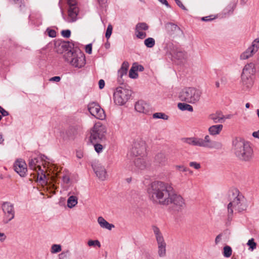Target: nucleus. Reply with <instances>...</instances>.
I'll return each instance as SVG.
<instances>
[{
  "mask_svg": "<svg viewBox=\"0 0 259 259\" xmlns=\"http://www.w3.org/2000/svg\"><path fill=\"white\" fill-rule=\"evenodd\" d=\"M137 157L134 160V163L135 166L139 169H144L149 167L150 165L149 161L148 159L144 157V155H142Z\"/></svg>",
  "mask_w": 259,
  "mask_h": 259,
  "instance_id": "a211bd4d",
  "label": "nucleus"
},
{
  "mask_svg": "<svg viewBox=\"0 0 259 259\" xmlns=\"http://www.w3.org/2000/svg\"><path fill=\"white\" fill-rule=\"evenodd\" d=\"M63 58L65 61L75 68H80L85 64L84 55L79 50L68 51L65 53Z\"/></svg>",
  "mask_w": 259,
  "mask_h": 259,
  "instance_id": "39448f33",
  "label": "nucleus"
},
{
  "mask_svg": "<svg viewBox=\"0 0 259 259\" xmlns=\"http://www.w3.org/2000/svg\"><path fill=\"white\" fill-rule=\"evenodd\" d=\"M210 119L213 120L214 123H223L224 121V116H219L217 114L210 115Z\"/></svg>",
  "mask_w": 259,
  "mask_h": 259,
  "instance_id": "c9c22d12",
  "label": "nucleus"
},
{
  "mask_svg": "<svg viewBox=\"0 0 259 259\" xmlns=\"http://www.w3.org/2000/svg\"><path fill=\"white\" fill-rule=\"evenodd\" d=\"M129 67V64L127 62H123L122 65L118 71V81L119 83L122 84L123 80L122 79L123 76L126 75Z\"/></svg>",
  "mask_w": 259,
  "mask_h": 259,
  "instance_id": "412c9836",
  "label": "nucleus"
},
{
  "mask_svg": "<svg viewBox=\"0 0 259 259\" xmlns=\"http://www.w3.org/2000/svg\"><path fill=\"white\" fill-rule=\"evenodd\" d=\"M85 52L89 54H91L92 52V45L91 44H88L85 46Z\"/></svg>",
  "mask_w": 259,
  "mask_h": 259,
  "instance_id": "603ef678",
  "label": "nucleus"
},
{
  "mask_svg": "<svg viewBox=\"0 0 259 259\" xmlns=\"http://www.w3.org/2000/svg\"><path fill=\"white\" fill-rule=\"evenodd\" d=\"M255 53L249 47L244 52H243L240 56L241 60H246L252 57Z\"/></svg>",
  "mask_w": 259,
  "mask_h": 259,
  "instance_id": "bb28decb",
  "label": "nucleus"
},
{
  "mask_svg": "<svg viewBox=\"0 0 259 259\" xmlns=\"http://www.w3.org/2000/svg\"><path fill=\"white\" fill-rule=\"evenodd\" d=\"M48 35L51 37H55L56 36V32L53 29H47Z\"/></svg>",
  "mask_w": 259,
  "mask_h": 259,
  "instance_id": "09e8293b",
  "label": "nucleus"
},
{
  "mask_svg": "<svg viewBox=\"0 0 259 259\" xmlns=\"http://www.w3.org/2000/svg\"><path fill=\"white\" fill-rule=\"evenodd\" d=\"M14 168L15 171L21 177H24L26 176L27 170L26 164L23 160L18 159L15 161L14 164Z\"/></svg>",
  "mask_w": 259,
  "mask_h": 259,
  "instance_id": "f3484780",
  "label": "nucleus"
},
{
  "mask_svg": "<svg viewBox=\"0 0 259 259\" xmlns=\"http://www.w3.org/2000/svg\"><path fill=\"white\" fill-rule=\"evenodd\" d=\"M146 153L145 142L141 140L136 141L133 144L131 150V154L138 157L142 155H145Z\"/></svg>",
  "mask_w": 259,
  "mask_h": 259,
  "instance_id": "f8f14e48",
  "label": "nucleus"
},
{
  "mask_svg": "<svg viewBox=\"0 0 259 259\" xmlns=\"http://www.w3.org/2000/svg\"><path fill=\"white\" fill-rule=\"evenodd\" d=\"M133 66L135 68V69L137 71H142L144 69V67L141 65H138L137 64L134 63L133 64Z\"/></svg>",
  "mask_w": 259,
  "mask_h": 259,
  "instance_id": "3c124183",
  "label": "nucleus"
},
{
  "mask_svg": "<svg viewBox=\"0 0 259 259\" xmlns=\"http://www.w3.org/2000/svg\"><path fill=\"white\" fill-rule=\"evenodd\" d=\"M230 202L228 204V222L230 223L234 211L240 212L246 209L247 205L244 196L236 189L229 193Z\"/></svg>",
  "mask_w": 259,
  "mask_h": 259,
  "instance_id": "f03ea898",
  "label": "nucleus"
},
{
  "mask_svg": "<svg viewBox=\"0 0 259 259\" xmlns=\"http://www.w3.org/2000/svg\"><path fill=\"white\" fill-rule=\"evenodd\" d=\"M177 48H178V47L174 46L172 42H168L166 43L165 49H166L167 52L169 53L171 56V55H174V53Z\"/></svg>",
  "mask_w": 259,
  "mask_h": 259,
  "instance_id": "473e14b6",
  "label": "nucleus"
},
{
  "mask_svg": "<svg viewBox=\"0 0 259 259\" xmlns=\"http://www.w3.org/2000/svg\"><path fill=\"white\" fill-rule=\"evenodd\" d=\"M232 252V250L231 247L229 246H225L224 247L223 255L226 257H230Z\"/></svg>",
  "mask_w": 259,
  "mask_h": 259,
  "instance_id": "4c0bfd02",
  "label": "nucleus"
},
{
  "mask_svg": "<svg viewBox=\"0 0 259 259\" xmlns=\"http://www.w3.org/2000/svg\"><path fill=\"white\" fill-rule=\"evenodd\" d=\"M212 16H208L203 17L201 18V19L203 21H209L213 20L215 18L214 17L212 18Z\"/></svg>",
  "mask_w": 259,
  "mask_h": 259,
  "instance_id": "5fc2aeb1",
  "label": "nucleus"
},
{
  "mask_svg": "<svg viewBox=\"0 0 259 259\" xmlns=\"http://www.w3.org/2000/svg\"><path fill=\"white\" fill-rule=\"evenodd\" d=\"M79 12L78 8L74 4H70L68 10V17L64 18L65 21L69 23L76 21L77 19V15Z\"/></svg>",
  "mask_w": 259,
  "mask_h": 259,
  "instance_id": "2eb2a0df",
  "label": "nucleus"
},
{
  "mask_svg": "<svg viewBox=\"0 0 259 259\" xmlns=\"http://www.w3.org/2000/svg\"><path fill=\"white\" fill-rule=\"evenodd\" d=\"M189 165L196 169H199L201 167L200 163L194 161L190 162L189 163Z\"/></svg>",
  "mask_w": 259,
  "mask_h": 259,
  "instance_id": "de8ad7c7",
  "label": "nucleus"
},
{
  "mask_svg": "<svg viewBox=\"0 0 259 259\" xmlns=\"http://www.w3.org/2000/svg\"><path fill=\"white\" fill-rule=\"evenodd\" d=\"M38 162V160L36 158L30 159L28 163L29 168L35 170H37V168L40 170V166L37 165Z\"/></svg>",
  "mask_w": 259,
  "mask_h": 259,
  "instance_id": "c756f323",
  "label": "nucleus"
},
{
  "mask_svg": "<svg viewBox=\"0 0 259 259\" xmlns=\"http://www.w3.org/2000/svg\"><path fill=\"white\" fill-rule=\"evenodd\" d=\"M178 107L180 110L182 111L187 110L190 112H192L193 111V107L191 105L186 103H179L178 105Z\"/></svg>",
  "mask_w": 259,
  "mask_h": 259,
  "instance_id": "7c9ffc66",
  "label": "nucleus"
},
{
  "mask_svg": "<svg viewBox=\"0 0 259 259\" xmlns=\"http://www.w3.org/2000/svg\"><path fill=\"white\" fill-rule=\"evenodd\" d=\"M77 203V198L76 196H71L67 200V206L69 208H72Z\"/></svg>",
  "mask_w": 259,
  "mask_h": 259,
  "instance_id": "2f4dec72",
  "label": "nucleus"
},
{
  "mask_svg": "<svg viewBox=\"0 0 259 259\" xmlns=\"http://www.w3.org/2000/svg\"><path fill=\"white\" fill-rule=\"evenodd\" d=\"M62 180L64 183L68 184L70 181V178L68 176L64 175L62 177Z\"/></svg>",
  "mask_w": 259,
  "mask_h": 259,
  "instance_id": "13d9d810",
  "label": "nucleus"
},
{
  "mask_svg": "<svg viewBox=\"0 0 259 259\" xmlns=\"http://www.w3.org/2000/svg\"><path fill=\"white\" fill-rule=\"evenodd\" d=\"M88 109L90 114L97 119L103 120L105 118L106 115L104 110L97 103H90L88 105Z\"/></svg>",
  "mask_w": 259,
  "mask_h": 259,
  "instance_id": "9b49d317",
  "label": "nucleus"
},
{
  "mask_svg": "<svg viewBox=\"0 0 259 259\" xmlns=\"http://www.w3.org/2000/svg\"><path fill=\"white\" fill-rule=\"evenodd\" d=\"M152 230L155 236L157 243L158 255L161 257H164L166 255V245L163 236L157 227L153 226Z\"/></svg>",
  "mask_w": 259,
  "mask_h": 259,
  "instance_id": "6e6552de",
  "label": "nucleus"
},
{
  "mask_svg": "<svg viewBox=\"0 0 259 259\" xmlns=\"http://www.w3.org/2000/svg\"><path fill=\"white\" fill-rule=\"evenodd\" d=\"M0 112L2 114L3 116H6L9 115V113L8 111L5 110L4 109H3L1 106H0Z\"/></svg>",
  "mask_w": 259,
  "mask_h": 259,
  "instance_id": "4d7b16f0",
  "label": "nucleus"
},
{
  "mask_svg": "<svg viewBox=\"0 0 259 259\" xmlns=\"http://www.w3.org/2000/svg\"><path fill=\"white\" fill-rule=\"evenodd\" d=\"M252 136L254 138L259 139V130L256 132H254L252 133Z\"/></svg>",
  "mask_w": 259,
  "mask_h": 259,
  "instance_id": "69168bd1",
  "label": "nucleus"
},
{
  "mask_svg": "<svg viewBox=\"0 0 259 259\" xmlns=\"http://www.w3.org/2000/svg\"><path fill=\"white\" fill-rule=\"evenodd\" d=\"M149 26L145 22H140L137 24L135 27V34L136 37L141 39L145 38L147 34L145 32L143 31H146L148 30Z\"/></svg>",
  "mask_w": 259,
  "mask_h": 259,
  "instance_id": "dca6fc26",
  "label": "nucleus"
},
{
  "mask_svg": "<svg viewBox=\"0 0 259 259\" xmlns=\"http://www.w3.org/2000/svg\"><path fill=\"white\" fill-rule=\"evenodd\" d=\"M130 96V92L128 90L118 87L114 93V103L118 105H123L127 101Z\"/></svg>",
  "mask_w": 259,
  "mask_h": 259,
  "instance_id": "1a4fd4ad",
  "label": "nucleus"
},
{
  "mask_svg": "<svg viewBox=\"0 0 259 259\" xmlns=\"http://www.w3.org/2000/svg\"><path fill=\"white\" fill-rule=\"evenodd\" d=\"M36 181L41 185L46 184L47 183V181L46 180V176L45 174L41 172V175L39 176V174H37Z\"/></svg>",
  "mask_w": 259,
  "mask_h": 259,
  "instance_id": "e433bc0d",
  "label": "nucleus"
},
{
  "mask_svg": "<svg viewBox=\"0 0 259 259\" xmlns=\"http://www.w3.org/2000/svg\"><path fill=\"white\" fill-rule=\"evenodd\" d=\"M165 28L167 34L174 38L180 35L182 33L180 28L172 23L168 22L166 23Z\"/></svg>",
  "mask_w": 259,
  "mask_h": 259,
  "instance_id": "4468645a",
  "label": "nucleus"
},
{
  "mask_svg": "<svg viewBox=\"0 0 259 259\" xmlns=\"http://www.w3.org/2000/svg\"><path fill=\"white\" fill-rule=\"evenodd\" d=\"M108 0H98V2L101 7H105Z\"/></svg>",
  "mask_w": 259,
  "mask_h": 259,
  "instance_id": "6e6d98bb",
  "label": "nucleus"
},
{
  "mask_svg": "<svg viewBox=\"0 0 259 259\" xmlns=\"http://www.w3.org/2000/svg\"><path fill=\"white\" fill-rule=\"evenodd\" d=\"M171 56L178 60H183L185 59L186 57V53L181 48H177L174 53V55Z\"/></svg>",
  "mask_w": 259,
  "mask_h": 259,
  "instance_id": "a878e982",
  "label": "nucleus"
},
{
  "mask_svg": "<svg viewBox=\"0 0 259 259\" xmlns=\"http://www.w3.org/2000/svg\"><path fill=\"white\" fill-rule=\"evenodd\" d=\"M177 5L180 7L182 9L184 10H187V9L186 8V7L184 6V5L182 4V3L181 2V1H180V0H175Z\"/></svg>",
  "mask_w": 259,
  "mask_h": 259,
  "instance_id": "864d4df0",
  "label": "nucleus"
},
{
  "mask_svg": "<svg viewBox=\"0 0 259 259\" xmlns=\"http://www.w3.org/2000/svg\"><path fill=\"white\" fill-rule=\"evenodd\" d=\"M222 236V234H220L216 237L215 239V244H218L221 241Z\"/></svg>",
  "mask_w": 259,
  "mask_h": 259,
  "instance_id": "bf43d9fd",
  "label": "nucleus"
},
{
  "mask_svg": "<svg viewBox=\"0 0 259 259\" xmlns=\"http://www.w3.org/2000/svg\"><path fill=\"white\" fill-rule=\"evenodd\" d=\"M173 191L171 184L160 181L152 182L147 188L149 198L153 203L164 205L168 202V196Z\"/></svg>",
  "mask_w": 259,
  "mask_h": 259,
  "instance_id": "f257e3e1",
  "label": "nucleus"
},
{
  "mask_svg": "<svg viewBox=\"0 0 259 259\" xmlns=\"http://www.w3.org/2000/svg\"><path fill=\"white\" fill-rule=\"evenodd\" d=\"M4 141V139L3 137V135L2 134H0V144H2L3 143V142Z\"/></svg>",
  "mask_w": 259,
  "mask_h": 259,
  "instance_id": "774afa93",
  "label": "nucleus"
},
{
  "mask_svg": "<svg viewBox=\"0 0 259 259\" xmlns=\"http://www.w3.org/2000/svg\"><path fill=\"white\" fill-rule=\"evenodd\" d=\"M155 161L160 165H165L166 164L167 159L163 153L157 154L155 158Z\"/></svg>",
  "mask_w": 259,
  "mask_h": 259,
  "instance_id": "cd10ccee",
  "label": "nucleus"
},
{
  "mask_svg": "<svg viewBox=\"0 0 259 259\" xmlns=\"http://www.w3.org/2000/svg\"><path fill=\"white\" fill-rule=\"evenodd\" d=\"M62 247L60 244H53L51 246V252L52 253H57L61 251Z\"/></svg>",
  "mask_w": 259,
  "mask_h": 259,
  "instance_id": "58836bf2",
  "label": "nucleus"
},
{
  "mask_svg": "<svg viewBox=\"0 0 259 259\" xmlns=\"http://www.w3.org/2000/svg\"><path fill=\"white\" fill-rule=\"evenodd\" d=\"M144 45L149 48L153 47L155 45V39L152 37H148L145 39Z\"/></svg>",
  "mask_w": 259,
  "mask_h": 259,
  "instance_id": "f704fd0d",
  "label": "nucleus"
},
{
  "mask_svg": "<svg viewBox=\"0 0 259 259\" xmlns=\"http://www.w3.org/2000/svg\"><path fill=\"white\" fill-rule=\"evenodd\" d=\"M133 66L129 71V76L132 78H137L138 76L137 71Z\"/></svg>",
  "mask_w": 259,
  "mask_h": 259,
  "instance_id": "79ce46f5",
  "label": "nucleus"
},
{
  "mask_svg": "<svg viewBox=\"0 0 259 259\" xmlns=\"http://www.w3.org/2000/svg\"><path fill=\"white\" fill-rule=\"evenodd\" d=\"M247 244L249 246L251 250H253L256 248V244L254 241V239L251 238L248 241Z\"/></svg>",
  "mask_w": 259,
  "mask_h": 259,
  "instance_id": "a18cd8bd",
  "label": "nucleus"
},
{
  "mask_svg": "<svg viewBox=\"0 0 259 259\" xmlns=\"http://www.w3.org/2000/svg\"><path fill=\"white\" fill-rule=\"evenodd\" d=\"M112 26L111 24L108 25L106 32L105 33V37L107 38V39H109L112 34Z\"/></svg>",
  "mask_w": 259,
  "mask_h": 259,
  "instance_id": "c03bdc74",
  "label": "nucleus"
},
{
  "mask_svg": "<svg viewBox=\"0 0 259 259\" xmlns=\"http://www.w3.org/2000/svg\"><path fill=\"white\" fill-rule=\"evenodd\" d=\"M235 155L239 159L249 161L252 156L253 150L247 142L241 138H236L232 142Z\"/></svg>",
  "mask_w": 259,
  "mask_h": 259,
  "instance_id": "7ed1b4c3",
  "label": "nucleus"
},
{
  "mask_svg": "<svg viewBox=\"0 0 259 259\" xmlns=\"http://www.w3.org/2000/svg\"><path fill=\"white\" fill-rule=\"evenodd\" d=\"M241 80L242 85L245 89H249L253 85L254 81L253 77L241 75Z\"/></svg>",
  "mask_w": 259,
  "mask_h": 259,
  "instance_id": "4be33fe9",
  "label": "nucleus"
},
{
  "mask_svg": "<svg viewBox=\"0 0 259 259\" xmlns=\"http://www.w3.org/2000/svg\"><path fill=\"white\" fill-rule=\"evenodd\" d=\"M102 143V142L92 143L94 146L95 151L98 153L102 151L103 146L101 144Z\"/></svg>",
  "mask_w": 259,
  "mask_h": 259,
  "instance_id": "a19ab883",
  "label": "nucleus"
},
{
  "mask_svg": "<svg viewBox=\"0 0 259 259\" xmlns=\"http://www.w3.org/2000/svg\"><path fill=\"white\" fill-rule=\"evenodd\" d=\"M94 171L100 180L104 181L106 179L107 173L104 167L98 166L94 168Z\"/></svg>",
  "mask_w": 259,
  "mask_h": 259,
  "instance_id": "5701e85b",
  "label": "nucleus"
},
{
  "mask_svg": "<svg viewBox=\"0 0 259 259\" xmlns=\"http://www.w3.org/2000/svg\"><path fill=\"white\" fill-rule=\"evenodd\" d=\"M168 197L169 201L167 203H164V205L172 204L178 209H181L184 207L185 205L184 199L181 196L176 194L174 189L173 191L170 192V194Z\"/></svg>",
  "mask_w": 259,
  "mask_h": 259,
  "instance_id": "ddd939ff",
  "label": "nucleus"
},
{
  "mask_svg": "<svg viewBox=\"0 0 259 259\" xmlns=\"http://www.w3.org/2000/svg\"><path fill=\"white\" fill-rule=\"evenodd\" d=\"M152 117L154 119H162L163 120H167L168 116L162 112H156L152 115Z\"/></svg>",
  "mask_w": 259,
  "mask_h": 259,
  "instance_id": "72a5a7b5",
  "label": "nucleus"
},
{
  "mask_svg": "<svg viewBox=\"0 0 259 259\" xmlns=\"http://www.w3.org/2000/svg\"><path fill=\"white\" fill-rule=\"evenodd\" d=\"M98 222L101 227L107 229L109 230H111L114 227V226L113 224H109L102 217H99L98 218Z\"/></svg>",
  "mask_w": 259,
  "mask_h": 259,
  "instance_id": "393cba45",
  "label": "nucleus"
},
{
  "mask_svg": "<svg viewBox=\"0 0 259 259\" xmlns=\"http://www.w3.org/2000/svg\"><path fill=\"white\" fill-rule=\"evenodd\" d=\"M162 4L164 5L166 7L170 8V6L166 0H158Z\"/></svg>",
  "mask_w": 259,
  "mask_h": 259,
  "instance_id": "680f3d73",
  "label": "nucleus"
},
{
  "mask_svg": "<svg viewBox=\"0 0 259 259\" xmlns=\"http://www.w3.org/2000/svg\"><path fill=\"white\" fill-rule=\"evenodd\" d=\"M76 156L78 158L80 159L83 157L82 153L81 152H77Z\"/></svg>",
  "mask_w": 259,
  "mask_h": 259,
  "instance_id": "338daca9",
  "label": "nucleus"
},
{
  "mask_svg": "<svg viewBox=\"0 0 259 259\" xmlns=\"http://www.w3.org/2000/svg\"><path fill=\"white\" fill-rule=\"evenodd\" d=\"M255 69L254 64L250 63L246 65L242 70V75L252 77L255 73Z\"/></svg>",
  "mask_w": 259,
  "mask_h": 259,
  "instance_id": "aec40b11",
  "label": "nucleus"
},
{
  "mask_svg": "<svg viewBox=\"0 0 259 259\" xmlns=\"http://www.w3.org/2000/svg\"><path fill=\"white\" fill-rule=\"evenodd\" d=\"M183 143L188 145L198 146L208 149H221L222 144L218 141H212L210 136L205 135L203 139L198 137L184 138L182 139Z\"/></svg>",
  "mask_w": 259,
  "mask_h": 259,
  "instance_id": "20e7f679",
  "label": "nucleus"
},
{
  "mask_svg": "<svg viewBox=\"0 0 259 259\" xmlns=\"http://www.w3.org/2000/svg\"><path fill=\"white\" fill-rule=\"evenodd\" d=\"M236 7V5L234 3H231L228 5L223 10V13L225 15H230L233 14Z\"/></svg>",
  "mask_w": 259,
  "mask_h": 259,
  "instance_id": "c85d7f7f",
  "label": "nucleus"
},
{
  "mask_svg": "<svg viewBox=\"0 0 259 259\" xmlns=\"http://www.w3.org/2000/svg\"><path fill=\"white\" fill-rule=\"evenodd\" d=\"M135 110L140 112L146 114H150L151 111L149 106L143 101H139L135 104Z\"/></svg>",
  "mask_w": 259,
  "mask_h": 259,
  "instance_id": "6ab92c4d",
  "label": "nucleus"
},
{
  "mask_svg": "<svg viewBox=\"0 0 259 259\" xmlns=\"http://www.w3.org/2000/svg\"><path fill=\"white\" fill-rule=\"evenodd\" d=\"M105 86V81L103 79H100L99 81V87L100 89L104 88Z\"/></svg>",
  "mask_w": 259,
  "mask_h": 259,
  "instance_id": "052dcab7",
  "label": "nucleus"
},
{
  "mask_svg": "<svg viewBox=\"0 0 259 259\" xmlns=\"http://www.w3.org/2000/svg\"><path fill=\"white\" fill-rule=\"evenodd\" d=\"M106 127L100 123H96L91 131V143L103 142L106 140Z\"/></svg>",
  "mask_w": 259,
  "mask_h": 259,
  "instance_id": "0eeeda50",
  "label": "nucleus"
},
{
  "mask_svg": "<svg viewBox=\"0 0 259 259\" xmlns=\"http://www.w3.org/2000/svg\"><path fill=\"white\" fill-rule=\"evenodd\" d=\"M62 35L65 38H68L70 36L71 31L70 30H63L61 31Z\"/></svg>",
  "mask_w": 259,
  "mask_h": 259,
  "instance_id": "49530a36",
  "label": "nucleus"
},
{
  "mask_svg": "<svg viewBox=\"0 0 259 259\" xmlns=\"http://www.w3.org/2000/svg\"><path fill=\"white\" fill-rule=\"evenodd\" d=\"M6 239V236L4 233L0 232V241L4 242Z\"/></svg>",
  "mask_w": 259,
  "mask_h": 259,
  "instance_id": "e2e57ef3",
  "label": "nucleus"
},
{
  "mask_svg": "<svg viewBox=\"0 0 259 259\" xmlns=\"http://www.w3.org/2000/svg\"><path fill=\"white\" fill-rule=\"evenodd\" d=\"M61 79V78L59 76H54V77H52L50 80L51 81H56V82H59Z\"/></svg>",
  "mask_w": 259,
  "mask_h": 259,
  "instance_id": "0e129e2a",
  "label": "nucleus"
},
{
  "mask_svg": "<svg viewBox=\"0 0 259 259\" xmlns=\"http://www.w3.org/2000/svg\"><path fill=\"white\" fill-rule=\"evenodd\" d=\"M250 47L256 53L259 48V38L255 39Z\"/></svg>",
  "mask_w": 259,
  "mask_h": 259,
  "instance_id": "ea45409f",
  "label": "nucleus"
},
{
  "mask_svg": "<svg viewBox=\"0 0 259 259\" xmlns=\"http://www.w3.org/2000/svg\"><path fill=\"white\" fill-rule=\"evenodd\" d=\"M223 124H216L210 126L208 131L211 136H217L219 135L223 130Z\"/></svg>",
  "mask_w": 259,
  "mask_h": 259,
  "instance_id": "b1692460",
  "label": "nucleus"
},
{
  "mask_svg": "<svg viewBox=\"0 0 259 259\" xmlns=\"http://www.w3.org/2000/svg\"><path fill=\"white\" fill-rule=\"evenodd\" d=\"M88 245L89 246H97L99 247L101 246V244L98 240H90L88 242Z\"/></svg>",
  "mask_w": 259,
  "mask_h": 259,
  "instance_id": "37998d69",
  "label": "nucleus"
},
{
  "mask_svg": "<svg viewBox=\"0 0 259 259\" xmlns=\"http://www.w3.org/2000/svg\"><path fill=\"white\" fill-rule=\"evenodd\" d=\"M2 208L4 213L3 222L7 224L14 218V205L10 202H4L2 205Z\"/></svg>",
  "mask_w": 259,
  "mask_h": 259,
  "instance_id": "9d476101",
  "label": "nucleus"
},
{
  "mask_svg": "<svg viewBox=\"0 0 259 259\" xmlns=\"http://www.w3.org/2000/svg\"><path fill=\"white\" fill-rule=\"evenodd\" d=\"M200 90L193 87L186 88L183 89L179 94V99L181 101L194 104L198 102L201 96Z\"/></svg>",
  "mask_w": 259,
  "mask_h": 259,
  "instance_id": "423d86ee",
  "label": "nucleus"
},
{
  "mask_svg": "<svg viewBox=\"0 0 259 259\" xmlns=\"http://www.w3.org/2000/svg\"><path fill=\"white\" fill-rule=\"evenodd\" d=\"M176 167L177 169L180 170L183 172H186L189 170V168L182 165H176Z\"/></svg>",
  "mask_w": 259,
  "mask_h": 259,
  "instance_id": "8fccbe9b",
  "label": "nucleus"
}]
</instances>
